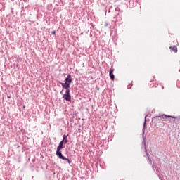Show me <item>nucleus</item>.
Masks as SVG:
<instances>
[{
	"instance_id": "11",
	"label": "nucleus",
	"mask_w": 180,
	"mask_h": 180,
	"mask_svg": "<svg viewBox=\"0 0 180 180\" xmlns=\"http://www.w3.org/2000/svg\"><path fill=\"white\" fill-rule=\"evenodd\" d=\"M63 145H64V142H63V141H61L59 143V146H60L61 147H63Z\"/></svg>"
},
{
	"instance_id": "15",
	"label": "nucleus",
	"mask_w": 180,
	"mask_h": 180,
	"mask_svg": "<svg viewBox=\"0 0 180 180\" xmlns=\"http://www.w3.org/2000/svg\"><path fill=\"white\" fill-rule=\"evenodd\" d=\"M105 27L108 26V24H105Z\"/></svg>"
},
{
	"instance_id": "3",
	"label": "nucleus",
	"mask_w": 180,
	"mask_h": 180,
	"mask_svg": "<svg viewBox=\"0 0 180 180\" xmlns=\"http://www.w3.org/2000/svg\"><path fill=\"white\" fill-rule=\"evenodd\" d=\"M72 82V79H71V75H68L67 78L65 79V83L68 85V87L70 88V85H71V83Z\"/></svg>"
},
{
	"instance_id": "6",
	"label": "nucleus",
	"mask_w": 180,
	"mask_h": 180,
	"mask_svg": "<svg viewBox=\"0 0 180 180\" xmlns=\"http://www.w3.org/2000/svg\"><path fill=\"white\" fill-rule=\"evenodd\" d=\"M170 50H172V51H174V53H178V48L176 47V46H172L169 47Z\"/></svg>"
},
{
	"instance_id": "13",
	"label": "nucleus",
	"mask_w": 180,
	"mask_h": 180,
	"mask_svg": "<svg viewBox=\"0 0 180 180\" xmlns=\"http://www.w3.org/2000/svg\"><path fill=\"white\" fill-rule=\"evenodd\" d=\"M51 33L52 34H56V31H53Z\"/></svg>"
},
{
	"instance_id": "10",
	"label": "nucleus",
	"mask_w": 180,
	"mask_h": 180,
	"mask_svg": "<svg viewBox=\"0 0 180 180\" xmlns=\"http://www.w3.org/2000/svg\"><path fill=\"white\" fill-rule=\"evenodd\" d=\"M67 137H68V135H63V140L67 139Z\"/></svg>"
},
{
	"instance_id": "5",
	"label": "nucleus",
	"mask_w": 180,
	"mask_h": 180,
	"mask_svg": "<svg viewBox=\"0 0 180 180\" xmlns=\"http://www.w3.org/2000/svg\"><path fill=\"white\" fill-rule=\"evenodd\" d=\"M63 89H65V91H68L70 89V87L68 86V84H66V83H61Z\"/></svg>"
},
{
	"instance_id": "7",
	"label": "nucleus",
	"mask_w": 180,
	"mask_h": 180,
	"mask_svg": "<svg viewBox=\"0 0 180 180\" xmlns=\"http://www.w3.org/2000/svg\"><path fill=\"white\" fill-rule=\"evenodd\" d=\"M60 160H65V161H68V164H71V161L70 159L63 156V158H59Z\"/></svg>"
},
{
	"instance_id": "1",
	"label": "nucleus",
	"mask_w": 180,
	"mask_h": 180,
	"mask_svg": "<svg viewBox=\"0 0 180 180\" xmlns=\"http://www.w3.org/2000/svg\"><path fill=\"white\" fill-rule=\"evenodd\" d=\"M63 98L65 99V101H67V102H71V93H70V89L65 90Z\"/></svg>"
},
{
	"instance_id": "12",
	"label": "nucleus",
	"mask_w": 180,
	"mask_h": 180,
	"mask_svg": "<svg viewBox=\"0 0 180 180\" xmlns=\"http://www.w3.org/2000/svg\"><path fill=\"white\" fill-rule=\"evenodd\" d=\"M155 79V77H153L152 79H150V82H153Z\"/></svg>"
},
{
	"instance_id": "16",
	"label": "nucleus",
	"mask_w": 180,
	"mask_h": 180,
	"mask_svg": "<svg viewBox=\"0 0 180 180\" xmlns=\"http://www.w3.org/2000/svg\"><path fill=\"white\" fill-rule=\"evenodd\" d=\"M60 94H63V91H61Z\"/></svg>"
},
{
	"instance_id": "14",
	"label": "nucleus",
	"mask_w": 180,
	"mask_h": 180,
	"mask_svg": "<svg viewBox=\"0 0 180 180\" xmlns=\"http://www.w3.org/2000/svg\"><path fill=\"white\" fill-rule=\"evenodd\" d=\"M8 99H11V96H7Z\"/></svg>"
},
{
	"instance_id": "2",
	"label": "nucleus",
	"mask_w": 180,
	"mask_h": 180,
	"mask_svg": "<svg viewBox=\"0 0 180 180\" xmlns=\"http://www.w3.org/2000/svg\"><path fill=\"white\" fill-rule=\"evenodd\" d=\"M61 150H63V146H58L56 150V155H58V158H63V153H61Z\"/></svg>"
},
{
	"instance_id": "4",
	"label": "nucleus",
	"mask_w": 180,
	"mask_h": 180,
	"mask_svg": "<svg viewBox=\"0 0 180 180\" xmlns=\"http://www.w3.org/2000/svg\"><path fill=\"white\" fill-rule=\"evenodd\" d=\"M114 71H115V69H110V71H109L110 77L112 81H115V75H113Z\"/></svg>"
},
{
	"instance_id": "9",
	"label": "nucleus",
	"mask_w": 180,
	"mask_h": 180,
	"mask_svg": "<svg viewBox=\"0 0 180 180\" xmlns=\"http://www.w3.org/2000/svg\"><path fill=\"white\" fill-rule=\"evenodd\" d=\"M62 141L64 144H67V143H68V139H63Z\"/></svg>"
},
{
	"instance_id": "8",
	"label": "nucleus",
	"mask_w": 180,
	"mask_h": 180,
	"mask_svg": "<svg viewBox=\"0 0 180 180\" xmlns=\"http://www.w3.org/2000/svg\"><path fill=\"white\" fill-rule=\"evenodd\" d=\"M160 117H162V119H167V117H172V118H174V117H172L171 115H162V116H160Z\"/></svg>"
}]
</instances>
